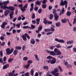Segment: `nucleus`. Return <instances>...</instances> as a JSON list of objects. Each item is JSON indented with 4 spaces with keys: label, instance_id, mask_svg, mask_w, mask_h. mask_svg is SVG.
I'll list each match as a JSON object with an SVG mask.
<instances>
[{
    "label": "nucleus",
    "instance_id": "f257e3e1",
    "mask_svg": "<svg viewBox=\"0 0 76 76\" xmlns=\"http://www.w3.org/2000/svg\"><path fill=\"white\" fill-rule=\"evenodd\" d=\"M47 59H49V60L47 61L48 63H50V64H55L56 63V61L57 60L56 58L55 57H53L51 56H48L47 57Z\"/></svg>",
    "mask_w": 76,
    "mask_h": 76
},
{
    "label": "nucleus",
    "instance_id": "f03ea898",
    "mask_svg": "<svg viewBox=\"0 0 76 76\" xmlns=\"http://www.w3.org/2000/svg\"><path fill=\"white\" fill-rule=\"evenodd\" d=\"M61 54V52L57 48L54 49V52L51 51L50 53V55L53 56H58V55L60 56Z\"/></svg>",
    "mask_w": 76,
    "mask_h": 76
},
{
    "label": "nucleus",
    "instance_id": "7ed1b4c3",
    "mask_svg": "<svg viewBox=\"0 0 76 76\" xmlns=\"http://www.w3.org/2000/svg\"><path fill=\"white\" fill-rule=\"evenodd\" d=\"M28 6V4H26L23 7V5L21 4H19L18 5V7L20 8L22 12H25L26 10V9L27 8Z\"/></svg>",
    "mask_w": 76,
    "mask_h": 76
},
{
    "label": "nucleus",
    "instance_id": "20e7f679",
    "mask_svg": "<svg viewBox=\"0 0 76 76\" xmlns=\"http://www.w3.org/2000/svg\"><path fill=\"white\" fill-rule=\"evenodd\" d=\"M9 3V1L7 0V1L3 2L2 3L0 2V8L1 9H3V8L2 6H6L7 5V4Z\"/></svg>",
    "mask_w": 76,
    "mask_h": 76
},
{
    "label": "nucleus",
    "instance_id": "39448f33",
    "mask_svg": "<svg viewBox=\"0 0 76 76\" xmlns=\"http://www.w3.org/2000/svg\"><path fill=\"white\" fill-rule=\"evenodd\" d=\"M64 0H61V1L60 3V5L61 6H63L64 5H65V9H66L67 7V4L68 3V2L66 0H65L63 1Z\"/></svg>",
    "mask_w": 76,
    "mask_h": 76
},
{
    "label": "nucleus",
    "instance_id": "423d86ee",
    "mask_svg": "<svg viewBox=\"0 0 76 76\" xmlns=\"http://www.w3.org/2000/svg\"><path fill=\"white\" fill-rule=\"evenodd\" d=\"M3 8V10H6V9H9L11 11H13L15 10V7L12 6L8 7L6 6H2V7Z\"/></svg>",
    "mask_w": 76,
    "mask_h": 76
},
{
    "label": "nucleus",
    "instance_id": "0eeeda50",
    "mask_svg": "<svg viewBox=\"0 0 76 76\" xmlns=\"http://www.w3.org/2000/svg\"><path fill=\"white\" fill-rule=\"evenodd\" d=\"M13 51H14V49L13 48H12L11 50L9 48L7 49H6L7 55H10V54H11L13 53Z\"/></svg>",
    "mask_w": 76,
    "mask_h": 76
},
{
    "label": "nucleus",
    "instance_id": "6e6552de",
    "mask_svg": "<svg viewBox=\"0 0 76 76\" xmlns=\"http://www.w3.org/2000/svg\"><path fill=\"white\" fill-rule=\"evenodd\" d=\"M7 24V22H4L1 25V27L2 29H4V27Z\"/></svg>",
    "mask_w": 76,
    "mask_h": 76
},
{
    "label": "nucleus",
    "instance_id": "1a4fd4ad",
    "mask_svg": "<svg viewBox=\"0 0 76 76\" xmlns=\"http://www.w3.org/2000/svg\"><path fill=\"white\" fill-rule=\"evenodd\" d=\"M55 40V41L58 42H61L62 43H64L65 42V41L63 39H58L57 38H56Z\"/></svg>",
    "mask_w": 76,
    "mask_h": 76
},
{
    "label": "nucleus",
    "instance_id": "9d476101",
    "mask_svg": "<svg viewBox=\"0 0 76 76\" xmlns=\"http://www.w3.org/2000/svg\"><path fill=\"white\" fill-rule=\"evenodd\" d=\"M54 20L55 21H57L58 20V18H59V16L57 14H55L54 15Z\"/></svg>",
    "mask_w": 76,
    "mask_h": 76
},
{
    "label": "nucleus",
    "instance_id": "9b49d317",
    "mask_svg": "<svg viewBox=\"0 0 76 76\" xmlns=\"http://www.w3.org/2000/svg\"><path fill=\"white\" fill-rule=\"evenodd\" d=\"M57 72H58V68L56 67L55 68L54 71H51V73L52 74H54V73H57Z\"/></svg>",
    "mask_w": 76,
    "mask_h": 76
},
{
    "label": "nucleus",
    "instance_id": "f8f14e48",
    "mask_svg": "<svg viewBox=\"0 0 76 76\" xmlns=\"http://www.w3.org/2000/svg\"><path fill=\"white\" fill-rule=\"evenodd\" d=\"M9 67V64H6L5 65H4L3 67V70H4L6 69H7V68H8Z\"/></svg>",
    "mask_w": 76,
    "mask_h": 76
},
{
    "label": "nucleus",
    "instance_id": "ddd939ff",
    "mask_svg": "<svg viewBox=\"0 0 76 76\" xmlns=\"http://www.w3.org/2000/svg\"><path fill=\"white\" fill-rule=\"evenodd\" d=\"M10 14L9 15L10 19H12V18H13V14H14V11H12L11 12H10Z\"/></svg>",
    "mask_w": 76,
    "mask_h": 76
},
{
    "label": "nucleus",
    "instance_id": "4468645a",
    "mask_svg": "<svg viewBox=\"0 0 76 76\" xmlns=\"http://www.w3.org/2000/svg\"><path fill=\"white\" fill-rule=\"evenodd\" d=\"M30 42L31 44H34L35 43V41L34 39H31L30 40Z\"/></svg>",
    "mask_w": 76,
    "mask_h": 76
},
{
    "label": "nucleus",
    "instance_id": "2eb2a0df",
    "mask_svg": "<svg viewBox=\"0 0 76 76\" xmlns=\"http://www.w3.org/2000/svg\"><path fill=\"white\" fill-rule=\"evenodd\" d=\"M64 9L63 8L61 10V12H60V14H59V16H61L62 14H64Z\"/></svg>",
    "mask_w": 76,
    "mask_h": 76
},
{
    "label": "nucleus",
    "instance_id": "dca6fc26",
    "mask_svg": "<svg viewBox=\"0 0 76 76\" xmlns=\"http://www.w3.org/2000/svg\"><path fill=\"white\" fill-rule=\"evenodd\" d=\"M18 50H15L13 52V54L15 56H16L18 54Z\"/></svg>",
    "mask_w": 76,
    "mask_h": 76
},
{
    "label": "nucleus",
    "instance_id": "f3484780",
    "mask_svg": "<svg viewBox=\"0 0 76 76\" xmlns=\"http://www.w3.org/2000/svg\"><path fill=\"white\" fill-rule=\"evenodd\" d=\"M30 66V64H28L26 66H23L24 68H26V69H29V67Z\"/></svg>",
    "mask_w": 76,
    "mask_h": 76
},
{
    "label": "nucleus",
    "instance_id": "a211bd4d",
    "mask_svg": "<svg viewBox=\"0 0 76 76\" xmlns=\"http://www.w3.org/2000/svg\"><path fill=\"white\" fill-rule=\"evenodd\" d=\"M22 37L23 38V40H24V41H26V40H27V39H26V37H25V36H24V35H23Z\"/></svg>",
    "mask_w": 76,
    "mask_h": 76
},
{
    "label": "nucleus",
    "instance_id": "6ab92c4d",
    "mask_svg": "<svg viewBox=\"0 0 76 76\" xmlns=\"http://www.w3.org/2000/svg\"><path fill=\"white\" fill-rule=\"evenodd\" d=\"M46 19V18H44L43 20V23L45 25H47V23H48V22L47 21V20Z\"/></svg>",
    "mask_w": 76,
    "mask_h": 76
},
{
    "label": "nucleus",
    "instance_id": "aec40b11",
    "mask_svg": "<svg viewBox=\"0 0 76 76\" xmlns=\"http://www.w3.org/2000/svg\"><path fill=\"white\" fill-rule=\"evenodd\" d=\"M74 42L73 40L69 41L67 42V44H73Z\"/></svg>",
    "mask_w": 76,
    "mask_h": 76
},
{
    "label": "nucleus",
    "instance_id": "412c9836",
    "mask_svg": "<svg viewBox=\"0 0 76 76\" xmlns=\"http://www.w3.org/2000/svg\"><path fill=\"white\" fill-rule=\"evenodd\" d=\"M13 61V58H10L8 60V63H11Z\"/></svg>",
    "mask_w": 76,
    "mask_h": 76
},
{
    "label": "nucleus",
    "instance_id": "4be33fe9",
    "mask_svg": "<svg viewBox=\"0 0 76 76\" xmlns=\"http://www.w3.org/2000/svg\"><path fill=\"white\" fill-rule=\"evenodd\" d=\"M56 25L57 27H59L60 26V22H59L56 23Z\"/></svg>",
    "mask_w": 76,
    "mask_h": 76
},
{
    "label": "nucleus",
    "instance_id": "5701e85b",
    "mask_svg": "<svg viewBox=\"0 0 76 76\" xmlns=\"http://www.w3.org/2000/svg\"><path fill=\"white\" fill-rule=\"evenodd\" d=\"M34 56L36 58V60H37V61H39V59L38 58V56L37 55H35Z\"/></svg>",
    "mask_w": 76,
    "mask_h": 76
},
{
    "label": "nucleus",
    "instance_id": "b1692460",
    "mask_svg": "<svg viewBox=\"0 0 76 76\" xmlns=\"http://www.w3.org/2000/svg\"><path fill=\"white\" fill-rule=\"evenodd\" d=\"M61 22L63 23H66V22H67L66 20L65 19H62L61 20Z\"/></svg>",
    "mask_w": 76,
    "mask_h": 76
},
{
    "label": "nucleus",
    "instance_id": "393cba45",
    "mask_svg": "<svg viewBox=\"0 0 76 76\" xmlns=\"http://www.w3.org/2000/svg\"><path fill=\"white\" fill-rule=\"evenodd\" d=\"M31 75L32 76H34V71L33 69H31Z\"/></svg>",
    "mask_w": 76,
    "mask_h": 76
},
{
    "label": "nucleus",
    "instance_id": "a878e982",
    "mask_svg": "<svg viewBox=\"0 0 76 76\" xmlns=\"http://www.w3.org/2000/svg\"><path fill=\"white\" fill-rule=\"evenodd\" d=\"M45 31L46 32H47L51 31V29L50 28L45 29Z\"/></svg>",
    "mask_w": 76,
    "mask_h": 76
},
{
    "label": "nucleus",
    "instance_id": "bb28decb",
    "mask_svg": "<svg viewBox=\"0 0 76 76\" xmlns=\"http://www.w3.org/2000/svg\"><path fill=\"white\" fill-rule=\"evenodd\" d=\"M66 67L68 69L69 68H72V65L70 64H68L67 65Z\"/></svg>",
    "mask_w": 76,
    "mask_h": 76
},
{
    "label": "nucleus",
    "instance_id": "cd10ccee",
    "mask_svg": "<svg viewBox=\"0 0 76 76\" xmlns=\"http://www.w3.org/2000/svg\"><path fill=\"white\" fill-rule=\"evenodd\" d=\"M50 17L49 18V19L50 20H52L53 19V17H54V16L53 15V14H50Z\"/></svg>",
    "mask_w": 76,
    "mask_h": 76
},
{
    "label": "nucleus",
    "instance_id": "c85d7f7f",
    "mask_svg": "<svg viewBox=\"0 0 76 76\" xmlns=\"http://www.w3.org/2000/svg\"><path fill=\"white\" fill-rule=\"evenodd\" d=\"M43 69H45V70H47L48 69V66H43Z\"/></svg>",
    "mask_w": 76,
    "mask_h": 76
},
{
    "label": "nucleus",
    "instance_id": "c756f323",
    "mask_svg": "<svg viewBox=\"0 0 76 76\" xmlns=\"http://www.w3.org/2000/svg\"><path fill=\"white\" fill-rule=\"evenodd\" d=\"M15 49L17 50H21L22 49V47L20 46H17L15 48Z\"/></svg>",
    "mask_w": 76,
    "mask_h": 76
},
{
    "label": "nucleus",
    "instance_id": "7c9ffc66",
    "mask_svg": "<svg viewBox=\"0 0 76 76\" xmlns=\"http://www.w3.org/2000/svg\"><path fill=\"white\" fill-rule=\"evenodd\" d=\"M42 29V26H39L38 28V30L41 31Z\"/></svg>",
    "mask_w": 76,
    "mask_h": 76
},
{
    "label": "nucleus",
    "instance_id": "2f4dec72",
    "mask_svg": "<svg viewBox=\"0 0 76 76\" xmlns=\"http://www.w3.org/2000/svg\"><path fill=\"white\" fill-rule=\"evenodd\" d=\"M42 7L43 9H45L47 7V5L45 4H43L42 5Z\"/></svg>",
    "mask_w": 76,
    "mask_h": 76
},
{
    "label": "nucleus",
    "instance_id": "473e14b6",
    "mask_svg": "<svg viewBox=\"0 0 76 76\" xmlns=\"http://www.w3.org/2000/svg\"><path fill=\"white\" fill-rule=\"evenodd\" d=\"M66 15L68 16H70L71 15V12L70 11H68L66 13Z\"/></svg>",
    "mask_w": 76,
    "mask_h": 76
},
{
    "label": "nucleus",
    "instance_id": "72a5a7b5",
    "mask_svg": "<svg viewBox=\"0 0 76 76\" xmlns=\"http://www.w3.org/2000/svg\"><path fill=\"white\" fill-rule=\"evenodd\" d=\"M57 12V11H56V10L55 9H54L53 10V13L54 14V15H55V14H57V13H56Z\"/></svg>",
    "mask_w": 76,
    "mask_h": 76
},
{
    "label": "nucleus",
    "instance_id": "f704fd0d",
    "mask_svg": "<svg viewBox=\"0 0 76 76\" xmlns=\"http://www.w3.org/2000/svg\"><path fill=\"white\" fill-rule=\"evenodd\" d=\"M58 68L59 69V70L61 72H63V70L62 68H61V67L60 66H58Z\"/></svg>",
    "mask_w": 76,
    "mask_h": 76
},
{
    "label": "nucleus",
    "instance_id": "c9c22d12",
    "mask_svg": "<svg viewBox=\"0 0 76 76\" xmlns=\"http://www.w3.org/2000/svg\"><path fill=\"white\" fill-rule=\"evenodd\" d=\"M36 4L37 5H39V6H40L41 5V3L39 2V1H37L36 2Z\"/></svg>",
    "mask_w": 76,
    "mask_h": 76
},
{
    "label": "nucleus",
    "instance_id": "e433bc0d",
    "mask_svg": "<svg viewBox=\"0 0 76 76\" xmlns=\"http://www.w3.org/2000/svg\"><path fill=\"white\" fill-rule=\"evenodd\" d=\"M76 23V18H75L74 19V21L72 23V25H75Z\"/></svg>",
    "mask_w": 76,
    "mask_h": 76
},
{
    "label": "nucleus",
    "instance_id": "4c0bfd02",
    "mask_svg": "<svg viewBox=\"0 0 76 76\" xmlns=\"http://www.w3.org/2000/svg\"><path fill=\"white\" fill-rule=\"evenodd\" d=\"M8 75L9 76H14V74H13L12 73V72H10L9 73H8Z\"/></svg>",
    "mask_w": 76,
    "mask_h": 76
},
{
    "label": "nucleus",
    "instance_id": "58836bf2",
    "mask_svg": "<svg viewBox=\"0 0 76 76\" xmlns=\"http://www.w3.org/2000/svg\"><path fill=\"white\" fill-rule=\"evenodd\" d=\"M20 24H21V23H20L19 24H16V26H17L18 28H20Z\"/></svg>",
    "mask_w": 76,
    "mask_h": 76
},
{
    "label": "nucleus",
    "instance_id": "ea45409f",
    "mask_svg": "<svg viewBox=\"0 0 76 76\" xmlns=\"http://www.w3.org/2000/svg\"><path fill=\"white\" fill-rule=\"evenodd\" d=\"M35 18V15L34 13H33L32 14V18L33 19Z\"/></svg>",
    "mask_w": 76,
    "mask_h": 76
},
{
    "label": "nucleus",
    "instance_id": "a19ab883",
    "mask_svg": "<svg viewBox=\"0 0 76 76\" xmlns=\"http://www.w3.org/2000/svg\"><path fill=\"white\" fill-rule=\"evenodd\" d=\"M28 64H32V61L31 60H29L27 61Z\"/></svg>",
    "mask_w": 76,
    "mask_h": 76
},
{
    "label": "nucleus",
    "instance_id": "79ce46f5",
    "mask_svg": "<svg viewBox=\"0 0 76 76\" xmlns=\"http://www.w3.org/2000/svg\"><path fill=\"white\" fill-rule=\"evenodd\" d=\"M28 59V57H25L23 58V61H27Z\"/></svg>",
    "mask_w": 76,
    "mask_h": 76
},
{
    "label": "nucleus",
    "instance_id": "37998d69",
    "mask_svg": "<svg viewBox=\"0 0 76 76\" xmlns=\"http://www.w3.org/2000/svg\"><path fill=\"white\" fill-rule=\"evenodd\" d=\"M53 75H54L55 76H58V75H59V73H55L54 74H52Z\"/></svg>",
    "mask_w": 76,
    "mask_h": 76
},
{
    "label": "nucleus",
    "instance_id": "c03bdc74",
    "mask_svg": "<svg viewBox=\"0 0 76 76\" xmlns=\"http://www.w3.org/2000/svg\"><path fill=\"white\" fill-rule=\"evenodd\" d=\"M55 47H56V46H53L50 47V50H53V49H54V48H55Z\"/></svg>",
    "mask_w": 76,
    "mask_h": 76
},
{
    "label": "nucleus",
    "instance_id": "a18cd8bd",
    "mask_svg": "<svg viewBox=\"0 0 76 76\" xmlns=\"http://www.w3.org/2000/svg\"><path fill=\"white\" fill-rule=\"evenodd\" d=\"M24 75L25 76H29V72H27L25 73Z\"/></svg>",
    "mask_w": 76,
    "mask_h": 76
},
{
    "label": "nucleus",
    "instance_id": "49530a36",
    "mask_svg": "<svg viewBox=\"0 0 76 76\" xmlns=\"http://www.w3.org/2000/svg\"><path fill=\"white\" fill-rule=\"evenodd\" d=\"M38 13H41V12H42V9H39L38 10Z\"/></svg>",
    "mask_w": 76,
    "mask_h": 76
},
{
    "label": "nucleus",
    "instance_id": "de8ad7c7",
    "mask_svg": "<svg viewBox=\"0 0 76 76\" xmlns=\"http://www.w3.org/2000/svg\"><path fill=\"white\" fill-rule=\"evenodd\" d=\"M54 31H55V29H54V28H53V27H51L50 29V31L54 32Z\"/></svg>",
    "mask_w": 76,
    "mask_h": 76
},
{
    "label": "nucleus",
    "instance_id": "09e8293b",
    "mask_svg": "<svg viewBox=\"0 0 76 76\" xmlns=\"http://www.w3.org/2000/svg\"><path fill=\"white\" fill-rule=\"evenodd\" d=\"M38 10V7H35L34 8V11H35L36 12Z\"/></svg>",
    "mask_w": 76,
    "mask_h": 76
},
{
    "label": "nucleus",
    "instance_id": "8fccbe9b",
    "mask_svg": "<svg viewBox=\"0 0 76 76\" xmlns=\"http://www.w3.org/2000/svg\"><path fill=\"white\" fill-rule=\"evenodd\" d=\"M31 28L32 29H35V26L34 25H31Z\"/></svg>",
    "mask_w": 76,
    "mask_h": 76
},
{
    "label": "nucleus",
    "instance_id": "3c124183",
    "mask_svg": "<svg viewBox=\"0 0 76 76\" xmlns=\"http://www.w3.org/2000/svg\"><path fill=\"white\" fill-rule=\"evenodd\" d=\"M46 76H53V75L50 74L49 72H48L46 74Z\"/></svg>",
    "mask_w": 76,
    "mask_h": 76
},
{
    "label": "nucleus",
    "instance_id": "603ef678",
    "mask_svg": "<svg viewBox=\"0 0 76 76\" xmlns=\"http://www.w3.org/2000/svg\"><path fill=\"white\" fill-rule=\"evenodd\" d=\"M56 48H61V46H60V44H58V45H56Z\"/></svg>",
    "mask_w": 76,
    "mask_h": 76
},
{
    "label": "nucleus",
    "instance_id": "864d4df0",
    "mask_svg": "<svg viewBox=\"0 0 76 76\" xmlns=\"http://www.w3.org/2000/svg\"><path fill=\"white\" fill-rule=\"evenodd\" d=\"M4 45H5V42H3L1 44V46H4Z\"/></svg>",
    "mask_w": 76,
    "mask_h": 76
},
{
    "label": "nucleus",
    "instance_id": "5fc2aeb1",
    "mask_svg": "<svg viewBox=\"0 0 76 76\" xmlns=\"http://www.w3.org/2000/svg\"><path fill=\"white\" fill-rule=\"evenodd\" d=\"M52 8H53L52 6H49L48 9H49V10H51V9H52Z\"/></svg>",
    "mask_w": 76,
    "mask_h": 76
},
{
    "label": "nucleus",
    "instance_id": "6e6d98bb",
    "mask_svg": "<svg viewBox=\"0 0 76 76\" xmlns=\"http://www.w3.org/2000/svg\"><path fill=\"white\" fill-rule=\"evenodd\" d=\"M46 2H47V0H44L42 1V4H45Z\"/></svg>",
    "mask_w": 76,
    "mask_h": 76
},
{
    "label": "nucleus",
    "instance_id": "4d7b16f0",
    "mask_svg": "<svg viewBox=\"0 0 76 76\" xmlns=\"http://www.w3.org/2000/svg\"><path fill=\"white\" fill-rule=\"evenodd\" d=\"M0 55L1 57H3V52L2 51H0Z\"/></svg>",
    "mask_w": 76,
    "mask_h": 76
},
{
    "label": "nucleus",
    "instance_id": "13d9d810",
    "mask_svg": "<svg viewBox=\"0 0 76 76\" xmlns=\"http://www.w3.org/2000/svg\"><path fill=\"white\" fill-rule=\"evenodd\" d=\"M36 0H28V2H34Z\"/></svg>",
    "mask_w": 76,
    "mask_h": 76
},
{
    "label": "nucleus",
    "instance_id": "bf43d9fd",
    "mask_svg": "<svg viewBox=\"0 0 76 76\" xmlns=\"http://www.w3.org/2000/svg\"><path fill=\"white\" fill-rule=\"evenodd\" d=\"M3 58H0V63H3Z\"/></svg>",
    "mask_w": 76,
    "mask_h": 76
},
{
    "label": "nucleus",
    "instance_id": "052dcab7",
    "mask_svg": "<svg viewBox=\"0 0 76 76\" xmlns=\"http://www.w3.org/2000/svg\"><path fill=\"white\" fill-rule=\"evenodd\" d=\"M25 73V71H23L22 72H19L20 74H23V73Z\"/></svg>",
    "mask_w": 76,
    "mask_h": 76
},
{
    "label": "nucleus",
    "instance_id": "680f3d73",
    "mask_svg": "<svg viewBox=\"0 0 76 76\" xmlns=\"http://www.w3.org/2000/svg\"><path fill=\"white\" fill-rule=\"evenodd\" d=\"M36 21L37 22H40V18H38L36 19Z\"/></svg>",
    "mask_w": 76,
    "mask_h": 76
},
{
    "label": "nucleus",
    "instance_id": "e2e57ef3",
    "mask_svg": "<svg viewBox=\"0 0 76 76\" xmlns=\"http://www.w3.org/2000/svg\"><path fill=\"white\" fill-rule=\"evenodd\" d=\"M0 39H1V40H2V41H3V40L4 39V37L3 36H1L0 37Z\"/></svg>",
    "mask_w": 76,
    "mask_h": 76
},
{
    "label": "nucleus",
    "instance_id": "0e129e2a",
    "mask_svg": "<svg viewBox=\"0 0 76 76\" xmlns=\"http://www.w3.org/2000/svg\"><path fill=\"white\" fill-rule=\"evenodd\" d=\"M3 60L4 61H6V56H4L3 58Z\"/></svg>",
    "mask_w": 76,
    "mask_h": 76
},
{
    "label": "nucleus",
    "instance_id": "69168bd1",
    "mask_svg": "<svg viewBox=\"0 0 76 76\" xmlns=\"http://www.w3.org/2000/svg\"><path fill=\"white\" fill-rule=\"evenodd\" d=\"M41 34H38L37 37L38 38H40L41 37Z\"/></svg>",
    "mask_w": 76,
    "mask_h": 76
},
{
    "label": "nucleus",
    "instance_id": "338daca9",
    "mask_svg": "<svg viewBox=\"0 0 76 76\" xmlns=\"http://www.w3.org/2000/svg\"><path fill=\"white\" fill-rule=\"evenodd\" d=\"M33 10H34V7H31L30 9V12H32Z\"/></svg>",
    "mask_w": 76,
    "mask_h": 76
},
{
    "label": "nucleus",
    "instance_id": "774afa93",
    "mask_svg": "<svg viewBox=\"0 0 76 76\" xmlns=\"http://www.w3.org/2000/svg\"><path fill=\"white\" fill-rule=\"evenodd\" d=\"M39 75V74H38V73L37 72H36L34 76H38V75Z\"/></svg>",
    "mask_w": 76,
    "mask_h": 76
}]
</instances>
